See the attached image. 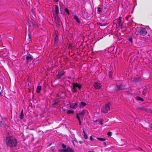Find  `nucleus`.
<instances>
[{"label": "nucleus", "mask_w": 152, "mask_h": 152, "mask_svg": "<svg viewBox=\"0 0 152 152\" xmlns=\"http://www.w3.org/2000/svg\"><path fill=\"white\" fill-rule=\"evenodd\" d=\"M78 102H76L75 103H72L70 104V107L72 108H75L77 105Z\"/></svg>", "instance_id": "obj_14"}, {"label": "nucleus", "mask_w": 152, "mask_h": 152, "mask_svg": "<svg viewBox=\"0 0 152 152\" xmlns=\"http://www.w3.org/2000/svg\"><path fill=\"white\" fill-rule=\"evenodd\" d=\"M55 14H53L54 15H58L59 12V7H58L57 5H55Z\"/></svg>", "instance_id": "obj_13"}, {"label": "nucleus", "mask_w": 152, "mask_h": 152, "mask_svg": "<svg viewBox=\"0 0 152 152\" xmlns=\"http://www.w3.org/2000/svg\"><path fill=\"white\" fill-rule=\"evenodd\" d=\"M136 30V31L135 32V33L137 35L144 36L147 34V32L145 28L140 26H137Z\"/></svg>", "instance_id": "obj_1"}, {"label": "nucleus", "mask_w": 152, "mask_h": 152, "mask_svg": "<svg viewBox=\"0 0 152 152\" xmlns=\"http://www.w3.org/2000/svg\"><path fill=\"white\" fill-rule=\"evenodd\" d=\"M23 114H20V119H23Z\"/></svg>", "instance_id": "obj_28"}, {"label": "nucleus", "mask_w": 152, "mask_h": 152, "mask_svg": "<svg viewBox=\"0 0 152 152\" xmlns=\"http://www.w3.org/2000/svg\"><path fill=\"white\" fill-rule=\"evenodd\" d=\"M102 10V9L100 7H99L98 9V12H99V13H100Z\"/></svg>", "instance_id": "obj_27"}, {"label": "nucleus", "mask_w": 152, "mask_h": 152, "mask_svg": "<svg viewBox=\"0 0 152 152\" xmlns=\"http://www.w3.org/2000/svg\"><path fill=\"white\" fill-rule=\"evenodd\" d=\"M17 144V143H6V145L7 147L12 148L16 147Z\"/></svg>", "instance_id": "obj_12"}, {"label": "nucleus", "mask_w": 152, "mask_h": 152, "mask_svg": "<svg viewBox=\"0 0 152 152\" xmlns=\"http://www.w3.org/2000/svg\"><path fill=\"white\" fill-rule=\"evenodd\" d=\"M109 77H110H110H111V75H110L109 76Z\"/></svg>", "instance_id": "obj_40"}, {"label": "nucleus", "mask_w": 152, "mask_h": 152, "mask_svg": "<svg viewBox=\"0 0 152 152\" xmlns=\"http://www.w3.org/2000/svg\"><path fill=\"white\" fill-rule=\"evenodd\" d=\"M135 99L137 100H140V101H143V99L140 97H139V96H137L135 97Z\"/></svg>", "instance_id": "obj_20"}, {"label": "nucleus", "mask_w": 152, "mask_h": 152, "mask_svg": "<svg viewBox=\"0 0 152 152\" xmlns=\"http://www.w3.org/2000/svg\"><path fill=\"white\" fill-rule=\"evenodd\" d=\"M67 114H70L73 113V111H72L68 110L67 111Z\"/></svg>", "instance_id": "obj_26"}, {"label": "nucleus", "mask_w": 152, "mask_h": 152, "mask_svg": "<svg viewBox=\"0 0 152 152\" xmlns=\"http://www.w3.org/2000/svg\"><path fill=\"white\" fill-rule=\"evenodd\" d=\"M65 72L64 71H62L60 72L57 75L58 77L59 78H60L65 74Z\"/></svg>", "instance_id": "obj_16"}, {"label": "nucleus", "mask_w": 152, "mask_h": 152, "mask_svg": "<svg viewBox=\"0 0 152 152\" xmlns=\"http://www.w3.org/2000/svg\"><path fill=\"white\" fill-rule=\"evenodd\" d=\"M112 135L111 132H108L107 133V136L108 137H110Z\"/></svg>", "instance_id": "obj_24"}, {"label": "nucleus", "mask_w": 152, "mask_h": 152, "mask_svg": "<svg viewBox=\"0 0 152 152\" xmlns=\"http://www.w3.org/2000/svg\"><path fill=\"white\" fill-rule=\"evenodd\" d=\"M125 88V87L121 85H116L115 87V89L116 91H118L120 90L124 89Z\"/></svg>", "instance_id": "obj_11"}, {"label": "nucleus", "mask_w": 152, "mask_h": 152, "mask_svg": "<svg viewBox=\"0 0 152 152\" xmlns=\"http://www.w3.org/2000/svg\"><path fill=\"white\" fill-rule=\"evenodd\" d=\"M72 91L73 92H76L77 90L76 88H78L79 89H80L81 87V85L77 83H73L72 84Z\"/></svg>", "instance_id": "obj_5"}, {"label": "nucleus", "mask_w": 152, "mask_h": 152, "mask_svg": "<svg viewBox=\"0 0 152 152\" xmlns=\"http://www.w3.org/2000/svg\"><path fill=\"white\" fill-rule=\"evenodd\" d=\"M53 17L55 19V22L57 25H59L60 24L61 21L58 15H54Z\"/></svg>", "instance_id": "obj_7"}, {"label": "nucleus", "mask_w": 152, "mask_h": 152, "mask_svg": "<svg viewBox=\"0 0 152 152\" xmlns=\"http://www.w3.org/2000/svg\"><path fill=\"white\" fill-rule=\"evenodd\" d=\"M128 41H129L131 43H132V37H130L128 39Z\"/></svg>", "instance_id": "obj_22"}, {"label": "nucleus", "mask_w": 152, "mask_h": 152, "mask_svg": "<svg viewBox=\"0 0 152 152\" xmlns=\"http://www.w3.org/2000/svg\"><path fill=\"white\" fill-rule=\"evenodd\" d=\"M63 149L58 150L59 152H74L73 150L71 148L67 146L63 143L62 144Z\"/></svg>", "instance_id": "obj_2"}, {"label": "nucleus", "mask_w": 152, "mask_h": 152, "mask_svg": "<svg viewBox=\"0 0 152 152\" xmlns=\"http://www.w3.org/2000/svg\"><path fill=\"white\" fill-rule=\"evenodd\" d=\"M68 78L69 79H71V77L70 76H69L68 77Z\"/></svg>", "instance_id": "obj_33"}, {"label": "nucleus", "mask_w": 152, "mask_h": 152, "mask_svg": "<svg viewBox=\"0 0 152 152\" xmlns=\"http://www.w3.org/2000/svg\"><path fill=\"white\" fill-rule=\"evenodd\" d=\"M51 145V143L49 145H48V146H50Z\"/></svg>", "instance_id": "obj_39"}, {"label": "nucleus", "mask_w": 152, "mask_h": 152, "mask_svg": "<svg viewBox=\"0 0 152 152\" xmlns=\"http://www.w3.org/2000/svg\"><path fill=\"white\" fill-rule=\"evenodd\" d=\"M135 79H137V78H135Z\"/></svg>", "instance_id": "obj_41"}, {"label": "nucleus", "mask_w": 152, "mask_h": 152, "mask_svg": "<svg viewBox=\"0 0 152 152\" xmlns=\"http://www.w3.org/2000/svg\"><path fill=\"white\" fill-rule=\"evenodd\" d=\"M66 110V109H63V111H65Z\"/></svg>", "instance_id": "obj_37"}, {"label": "nucleus", "mask_w": 152, "mask_h": 152, "mask_svg": "<svg viewBox=\"0 0 152 152\" xmlns=\"http://www.w3.org/2000/svg\"><path fill=\"white\" fill-rule=\"evenodd\" d=\"M110 107L108 103H107L101 108V111L104 113H108L110 110Z\"/></svg>", "instance_id": "obj_3"}, {"label": "nucleus", "mask_w": 152, "mask_h": 152, "mask_svg": "<svg viewBox=\"0 0 152 152\" xmlns=\"http://www.w3.org/2000/svg\"><path fill=\"white\" fill-rule=\"evenodd\" d=\"M81 115H82V114L81 113H80L79 115H77L76 117L78 121L79 120H80V116H81Z\"/></svg>", "instance_id": "obj_23"}, {"label": "nucleus", "mask_w": 152, "mask_h": 152, "mask_svg": "<svg viewBox=\"0 0 152 152\" xmlns=\"http://www.w3.org/2000/svg\"><path fill=\"white\" fill-rule=\"evenodd\" d=\"M55 44L57 45L58 43V36L57 34H55Z\"/></svg>", "instance_id": "obj_15"}, {"label": "nucleus", "mask_w": 152, "mask_h": 152, "mask_svg": "<svg viewBox=\"0 0 152 152\" xmlns=\"http://www.w3.org/2000/svg\"><path fill=\"white\" fill-rule=\"evenodd\" d=\"M78 121H79V124L80 125H81V121H80V120H79Z\"/></svg>", "instance_id": "obj_35"}, {"label": "nucleus", "mask_w": 152, "mask_h": 152, "mask_svg": "<svg viewBox=\"0 0 152 152\" xmlns=\"http://www.w3.org/2000/svg\"><path fill=\"white\" fill-rule=\"evenodd\" d=\"M104 144L105 145H107L106 144V143H104Z\"/></svg>", "instance_id": "obj_38"}, {"label": "nucleus", "mask_w": 152, "mask_h": 152, "mask_svg": "<svg viewBox=\"0 0 152 152\" xmlns=\"http://www.w3.org/2000/svg\"><path fill=\"white\" fill-rule=\"evenodd\" d=\"M64 11L66 12L69 15V11L67 8H66L64 9Z\"/></svg>", "instance_id": "obj_25"}, {"label": "nucleus", "mask_w": 152, "mask_h": 152, "mask_svg": "<svg viewBox=\"0 0 152 152\" xmlns=\"http://www.w3.org/2000/svg\"><path fill=\"white\" fill-rule=\"evenodd\" d=\"M86 104L85 103L83 102H81L80 103V104H79V107H82L85 106L86 105Z\"/></svg>", "instance_id": "obj_18"}, {"label": "nucleus", "mask_w": 152, "mask_h": 152, "mask_svg": "<svg viewBox=\"0 0 152 152\" xmlns=\"http://www.w3.org/2000/svg\"><path fill=\"white\" fill-rule=\"evenodd\" d=\"M72 16L73 17V18L78 24L80 25L81 24L82 20L81 18H79L75 14L73 15Z\"/></svg>", "instance_id": "obj_8"}, {"label": "nucleus", "mask_w": 152, "mask_h": 152, "mask_svg": "<svg viewBox=\"0 0 152 152\" xmlns=\"http://www.w3.org/2000/svg\"><path fill=\"white\" fill-rule=\"evenodd\" d=\"M118 25L121 28H124V26L123 22L121 20V17H120L118 20Z\"/></svg>", "instance_id": "obj_9"}, {"label": "nucleus", "mask_w": 152, "mask_h": 152, "mask_svg": "<svg viewBox=\"0 0 152 152\" xmlns=\"http://www.w3.org/2000/svg\"><path fill=\"white\" fill-rule=\"evenodd\" d=\"M94 151L93 150H92L90 151H88V152H94Z\"/></svg>", "instance_id": "obj_34"}, {"label": "nucleus", "mask_w": 152, "mask_h": 152, "mask_svg": "<svg viewBox=\"0 0 152 152\" xmlns=\"http://www.w3.org/2000/svg\"><path fill=\"white\" fill-rule=\"evenodd\" d=\"M149 127L152 129V124L150 125Z\"/></svg>", "instance_id": "obj_32"}, {"label": "nucleus", "mask_w": 152, "mask_h": 152, "mask_svg": "<svg viewBox=\"0 0 152 152\" xmlns=\"http://www.w3.org/2000/svg\"><path fill=\"white\" fill-rule=\"evenodd\" d=\"M94 152H95L94 151Z\"/></svg>", "instance_id": "obj_42"}, {"label": "nucleus", "mask_w": 152, "mask_h": 152, "mask_svg": "<svg viewBox=\"0 0 152 152\" xmlns=\"http://www.w3.org/2000/svg\"><path fill=\"white\" fill-rule=\"evenodd\" d=\"M84 133V137L85 139H87L88 138V137L87 135H86Z\"/></svg>", "instance_id": "obj_30"}, {"label": "nucleus", "mask_w": 152, "mask_h": 152, "mask_svg": "<svg viewBox=\"0 0 152 152\" xmlns=\"http://www.w3.org/2000/svg\"><path fill=\"white\" fill-rule=\"evenodd\" d=\"M59 0H53V1L55 2H58Z\"/></svg>", "instance_id": "obj_31"}, {"label": "nucleus", "mask_w": 152, "mask_h": 152, "mask_svg": "<svg viewBox=\"0 0 152 152\" xmlns=\"http://www.w3.org/2000/svg\"><path fill=\"white\" fill-rule=\"evenodd\" d=\"M20 114H23V110H22Z\"/></svg>", "instance_id": "obj_36"}, {"label": "nucleus", "mask_w": 152, "mask_h": 152, "mask_svg": "<svg viewBox=\"0 0 152 152\" xmlns=\"http://www.w3.org/2000/svg\"><path fill=\"white\" fill-rule=\"evenodd\" d=\"M99 122H100V124H101V125H102V124H103V120L102 119H100L99 120Z\"/></svg>", "instance_id": "obj_29"}, {"label": "nucleus", "mask_w": 152, "mask_h": 152, "mask_svg": "<svg viewBox=\"0 0 152 152\" xmlns=\"http://www.w3.org/2000/svg\"><path fill=\"white\" fill-rule=\"evenodd\" d=\"M34 61L32 56L31 55H29L26 57V61L27 64H30Z\"/></svg>", "instance_id": "obj_6"}, {"label": "nucleus", "mask_w": 152, "mask_h": 152, "mask_svg": "<svg viewBox=\"0 0 152 152\" xmlns=\"http://www.w3.org/2000/svg\"><path fill=\"white\" fill-rule=\"evenodd\" d=\"M6 142H17V141L15 137L13 136H9L6 137Z\"/></svg>", "instance_id": "obj_4"}, {"label": "nucleus", "mask_w": 152, "mask_h": 152, "mask_svg": "<svg viewBox=\"0 0 152 152\" xmlns=\"http://www.w3.org/2000/svg\"><path fill=\"white\" fill-rule=\"evenodd\" d=\"M94 88L96 89H100L102 87L101 84L98 82H96L94 84Z\"/></svg>", "instance_id": "obj_10"}, {"label": "nucleus", "mask_w": 152, "mask_h": 152, "mask_svg": "<svg viewBox=\"0 0 152 152\" xmlns=\"http://www.w3.org/2000/svg\"><path fill=\"white\" fill-rule=\"evenodd\" d=\"M96 137L94 136H91L90 137V139L92 141L96 140Z\"/></svg>", "instance_id": "obj_19"}, {"label": "nucleus", "mask_w": 152, "mask_h": 152, "mask_svg": "<svg viewBox=\"0 0 152 152\" xmlns=\"http://www.w3.org/2000/svg\"><path fill=\"white\" fill-rule=\"evenodd\" d=\"M96 139L98 140H99L103 141L105 140V139L104 138H97Z\"/></svg>", "instance_id": "obj_21"}, {"label": "nucleus", "mask_w": 152, "mask_h": 152, "mask_svg": "<svg viewBox=\"0 0 152 152\" xmlns=\"http://www.w3.org/2000/svg\"><path fill=\"white\" fill-rule=\"evenodd\" d=\"M42 87L41 86H38L37 88L36 92L37 93L40 92V91L41 90Z\"/></svg>", "instance_id": "obj_17"}]
</instances>
